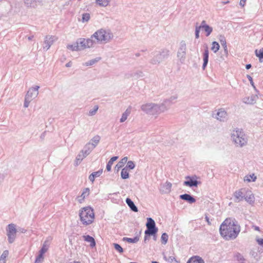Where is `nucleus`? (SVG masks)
I'll return each mask as SVG.
<instances>
[{
	"label": "nucleus",
	"instance_id": "1",
	"mask_svg": "<svg viewBox=\"0 0 263 263\" xmlns=\"http://www.w3.org/2000/svg\"><path fill=\"white\" fill-rule=\"evenodd\" d=\"M240 231V227L237 221L232 218H226L219 228L220 236L226 240L235 239Z\"/></svg>",
	"mask_w": 263,
	"mask_h": 263
},
{
	"label": "nucleus",
	"instance_id": "2",
	"mask_svg": "<svg viewBox=\"0 0 263 263\" xmlns=\"http://www.w3.org/2000/svg\"><path fill=\"white\" fill-rule=\"evenodd\" d=\"M79 215L81 222L84 226L89 225L95 220L94 210L90 206H85L81 209Z\"/></svg>",
	"mask_w": 263,
	"mask_h": 263
},
{
	"label": "nucleus",
	"instance_id": "3",
	"mask_svg": "<svg viewBox=\"0 0 263 263\" xmlns=\"http://www.w3.org/2000/svg\"><path fill=\"white\" fill-rule=\"evenodd\" d=\"M233 139L237 146H242L247 143L246 136L241 130H236L232 135Z\"/></svg>",
	"mask_w": 263,
	"mask_h": 263
},
{
	"label": "nucleus",
	"instance_id": "4",
	"mask_svg": "<svg viewBox=\"0 0 263 263\" xmlns=\"http://www.w3.org/2000/svg\"><path fill=\"white\" fill-rule=\"evenodd\" d=\"M39 86H36L34 87L30 88L28 91L24 102L25 107H28L30 101L37 96L39 93Z\"/></svg>",
	"mask_w": 263,
	"mask_h": 263
},
{
	"label": "nucleus",
	"instance_id": "5",
	"mask_svg": "<svg viewBox=\"0 0 263 263\" xmlns=\"http://www.w3.org/2000/svg\"><path fill=\"white\" fill-rule=\"evenodd\" d=\"M147 220V222L146 224L147 230L145 231V234L148 235H155L158 231V229L156 227L154 220L151 218H148Z\"/></svg>",
	"mask_w": 263,
	"mask_h": 263
},
{
	"label": "nucleus",
	"instance_id": "6",
	"mask_svg": "<svg viewBox=\"0 0 263 263\" xmlns=\"http://www.w3.org/2000/svg\"><path fill=\"white\" fill-rule=\"evenodd\" d=\"M98 41H106L110 38V34L105 30L101 29L96 31L93 35Z\"/></svg>",
	"mask_w": 263,
	"mask_h": 263
},
{
	"label": "nucleus",
	"instance_id": "7",
	"mask_svg": "<svg viewBox=\"0 0 263 263\" xmlns=\"http://www.w3.org/2000/svg\"><path fill=\"white\" fill-rule=\"evenodd\" d=\"M77 43L80 50L87 48H90L92 47L93 45V41L89 39H80L77 41Z\"/></svg>",
	"mask_w": 263,
	"mask_h": 263
},
{
	"label": "nucleus",
	"instance_id": "8",
	"mask_svg": "<svg viewBox=\"0 0 263 263\" xmlns=\"http://www.w3.org/2000/svg\"><path fill=\"white\" fill-rule=\"evenodd\" d=\"M7 236L8 237V241L10 243H12L16 236V230L15 226L14 224H9L8 226Z\"/></svg>",
	"mask_w": 263,
	"mask_h": 263
},
{
	"label": "nucleus",
	"instance_id": "9",
	"mask_svg": "<svg viewBox=\"0 0 263 263\" xmlns=\"http://www.w3.org/2000/svg\"><path fill=\"white\" fill-rule=\"evenodd\" d=\"M247 191V190L246 189H241L234 193V197L239 200H242L244 199Z\"/></svg>",
	"mask_w": 263,
	"mask_h": 263
},
{
	"label": "nucleus",
	"instance_id": "10",
	"mask_svg": "<svg viewBox=\"0 0 263 263\" xmlns=\"http://www.w3.org/2000/svg\"><path fill=\"white\" fill-rule=\"evenodd\" d=\"M244 199L250 203H252L254 202L255 197L251 191L247 190Z\"/></svg>",
	"mask_w": 263,
	"mask_h": 263
},
{
	"label": "nucleus",
	"instance_id": "11",
	"mask_svg": "<svg viewBox=\"0 0 263 263\" xmlns=\"http://www.w3.org/2000/svg\"><path fill=\"white\" fill-rule=\"evenodd\" d=\"M89 194V190L88 188H85L84 189L82 194L81 196H79L78 197V201L79 203H82L84 200L85 198L87 197Z\"/></svg>",
	"mask_w": 263,
	"mask_h": 263
},
{
	"label": "nucleus",
	"instance_id": "12",
	"mask_svg": "<svg viewBox=\"0 0 263 263\" xmlns=\"http://www.w3.org/2000/svg\"><path fill=\"white\" fill-rule=\"evenodd\" d=\"M227 117V112L223 109H219L217 113V119L220 121H224Z\"/></svg>",
	"mask_w": 263,
	"mask_h": 263
},
{
	"label": "nucleus",
	"instance_id": "13",
	"mask_svg": "<svg viewBox=\"0 0 263 263\" xmlns=\"http://www.w3.org/2000/svg\"><path fill=\"white\" fill-rule=\"evenodd\" d=\"M186 263H204V261L200 257L194 256L191 257Z\"/></svg>",
	"mask_w": 263,
	"mask_h": 263
},
{
	"label": "nucleus",
	"instance_id": "14",
	"mask_svg": "<svg viewBox=\"0 0 263 263\" xmlns=\"http://www.w3.org/2000/svg\"><path fill=\"white\" fill-rule=\"evenodd\" d=\"M186 179H189L190 180L185 181L184 182V184L186 186H197L198 184V182L196 180H193L190 177H187Z\"/></svg>",
	"mask_w": 263,
	"mask_h": 263
},
{
	"label": "nucleus",
	"instance_id": "15",
	"mask_svg": "<svg viewBox=\"0 0 263 263\" xmlns=\"http://www.w3.org/2000/svg\"><path fill=\"white\" fill-rule=\"evenodd\" d=\"M83 238L85 241L90 243V246L91 248H93L96 246V242L95 239L89 235H85L83 236Z\"/></svg>",
	"mask_w": 263,
	"mask_h": 263
},
{
	"label": "nucleus",
	"instance_id": "16",
	"mask_svg": "<svg viewBox=\"0 0 263 263\" xmlns=\"http://www.w3.org/2000/svg\"><path fill=\"white\" fill-rule=\"evenodd\" d=\"M180 198L184 200L187 201L190 203H194L196 200L189 194H183L180 196Z\"/></svg>",
	"mask_w": 263,
	"mask_h": 263
},
{
	"label": "nucleus",
	"instance_id": "17",
	"mask_svg": "<svg viewBox=\"0 0 263 263\" xmlns=\"http://www.w3.org/2000/svg\"><path fill=\"white\" fill-rule=\"evenodd\" d=\"M209 60V50L208 46H206L204 54H203V69L206 66Z\"/></svg>",
	"mask_w": 263,
	"mask_h": 263
},
{
	"label": "nucleus",
	"instance_id": "18",
	"mask_svg": "<svg viewBox=\"0 0 263 263\" xmlns=\"http://www.w3.org/2000/svg\"><path fill=\"white\" fill-rule=\"evenodd\" d=\"M201 28H203L204 31L206 32V36H209L212 32V28L209 26L205 25V21H203L201 23Z\"/></svg>",
	"mask_w": 263,
	"mask_h": 263
},
{
	"label": "nucleus",
	"instance_id": "19",
	"mask_svg": "<svg viewBox=\"0 0 263 263\" xmlns=\"http://www.w3.org/2000/svg\"><path fill=\"white\" fill-rule=\"evenodd\" d=\"M127 157H125L122 159L116 165L115 168L117 171L122 168L127 161Z\"/></svg>",
	"mask_w": 263,
	"mask_h": 263
},
{
	"label": "nucleus",
	"instance_id": "20",
	"mask_svg": "<svg viewBox=\"0 0 263 263\" xmlns=\"http://www.w3.org/2000/svg\"><path fill=\"white\" fill-rule=\"evenodd\" d=\"M126 202L132 211H133L134 212H138V210L137 208L135 205L134 202L131 200L130 199L127 198L126 199Z\"/></svg>",
	"mask_w": 263,
	"mask_h": 263
},
{
	"label": "nucleus",
	"instance_id": "21",
	"mask_svg": "<svg viewBox=\"0 0 263 263\" xmlns=\"http://www.w3.org/2000/svg\"><path fill=\"white\" fill-rule=\"evenodd\" d=\"M256 176L254 174H251V175H246L245 177H244V181L245 182H250L251 181H255L256 179Z\"/></svg>",
	"mask_w": 263,
	"mask_h": 263
},
{
	"label": "nucleus",
	"instance_id": "22",
	"mask_svg": "<svg viewBox=\"0 0 263 263\" xmlns=\"http://www.w3.org/2000/svg\"><path fill=\"white\" fill-rule=\"evenodd\" d=\"M118 157L117 156H115L112 157L109 161H108V163L106 165V169L107 171H110L111 170V166L113 164V163L114 161H116L118 159Z\"/></svg>",
	"mask_w": 263,
	"mask_h": 263
},
{
	"label": "nucleus",
	"instance_id": "23",
	"mask_svg": "<svg viewBox=\"0 0 263 263\" xmlns=\"http://www.w3.org/2000/svg\"><path fill=\"white\" fill-rule=\"evenodd\" d=\"M67 48L72 51L80 50L77 42L72 45H67Z\"/></svg>",
	"mask_w": 263,
	"mask_h": 263
},
{
	"label": "nucleus",
	"instance_id": "24",
	"mask_svg": "<svg viewBox=\"0 0 263 263\" xmlns=\"http://www.w3.org/2000/svg\"><path fill=\"white\" fill-rule=\"evenodd\" d=\"M165 260L169 263H180V260H178L173 255L165 257Z\"/></svg>",
	"mask_w": 263,
	"mask_h": 263
},
{
	"label": "nucleus",
	"instance_id": "25",
	"mask_svg": "<svg viewBox=\"0 0 263 263\" xmlns=\"http://www.w3.org/2000/svg\"><path fill=\"white\" fill-rule=\"evenodd\" d=\"M110 0H96V3L97 5L102 7H106L107 6Z\"/></svg>",
	"mask_w": 263,
	"mask_h": 263
},
{
	"label": "nucleus",
	"instance_id": "26",
	"mask_svg": "<svg viewBox=\"0 0 263 263\" xmlns=\"http://www.w3.org/2000/svg\"><path fill=\"white\" fill-rule=\"evenodd\" d=\"M121 176L123 179H127L129 177V170L127 167H124L122 170Z\"/></svg>",
	"mask_w": 263,
	"mask_h": 263
},
{
	"label": "nucleus",
	"instance_id": "27",
	"mask_svg": "<svg viewBox=\"0 0 263 263\" xmlns=\"http://www.w3.org/2000/svg\"><path fill=\"white\" fill-rule=\"evenodd\" d=\"M102 173V171H99L96 172H94L92 173L90 176H89V180L93 182L95 180V177H99Z\"/></svg>",
	"mask_w": 263,
	"mask_h": 263
},
{
	"label": "nucleus",
	"instance_id": "28",
	"mask_svg": "<svg viewBox=\"0 0 263 263\" xmlns=\"http://www.w3.org/2000/svg\"><path fill=\"white\" fill-rule=\"evenodd\" d=\"M130 109H126V110L125 111V112L123 114L122 117L120 119V122H123L124 121H125L127 119V116L130 114Z\"/></svg>",
	"mask_w": 263,
	"mask_h": 263
},
{
	"label": "nucleus",
	"instance_id": "29",
	"mask_svg": "<svg viewBox=\"0 0 263 263\" xmlns=\"http://www.w3.org/2000/svg\"><path fill=\"white\" fill-rule=\"evenodd\" d=\"M219 45L216 42H213L212 44L211 50L213 51L214 52L216 53L219 49Z\"/></svg>",
	"mask_w": 263,
	"mask_h": 263
},
{
	"label": "nucleus",
	"instance_id": "30",
	"mask_svg": "<svg viewBox=\"0 0 263 263\" xmlns=\"http://www.w3.org/2000/svg\"><path fill=\"white\" fill-rule=\"evenodd\" d=\"M255 52L256 57H257L261 61V60L263 59V48H261L259 50L256 49Z\"/></svg>",
	"mask_w": 263,
	"mask_h": 263
},
{
	"label": "nucleus",
	"instance_id": "31",
	"mask_svg": "<svg viewBox=\"0 0 263 263\" xmlns=\"http://www.w3.org/2000/svg\"><path fill=\"white\" fill-rule=\"evenodd\" d=\"M9 252L7 250L4 251L0 258V263H5V259L8 256Z\"/></svg>",
	"mask_w": 263,
	"mask_h": 263
},
{
	"label": "nucleus",
	"instance_id": "32",
	"mask_svg": "<svg viewBox=\"0 0 263 263\" xmlns=\"http://www.w3.org/2000/svg\"><path fill=\"white\" fill-rule=\"evenodd\" d=\"M48 246L49 245L47 243V241L44 242L40 252L42 253V254L45 253L48 249Z\"/></svg>",
	"mask_w": 263,
	"mask_h": 263
},
{
	"label": "nucleus",
	"instance_id": "33",
	"mask_svg": "<svg viewBox=\"0 0 263 263\" xmlns=\"http://www.w3.org/2000/svg\"><path fill=\"white\" fill-rule=\"evenodd\" d=\"M124 239L126 240V241L129 243H135L137 242L139 240V238L137 237H135L133 238H124Z\"/></svg>",
	"mask_w": 263,
	"mask_h": 263
},
{
	"label": "nucleus",
	"instance_id": "34",
	"mask_svg": "<svg viewBox=\"0 0 263 263\" xmlns=\"http://www.w3.org/2000/svg\"><path fill=\"white\" fill-rule=\"evenodd\" d=\"M90 19V14L88 13H84L82 15V22H85L89 21Z\"/></svg>",
	"mask_w": 263,
	"mask_h": 263
},
{
	"label": "nucleus",
	"instance_id": "35",
	"mask_svg": "<svg viewBox=\"0 0 263 263\" xmlns=\"http://www.w3.org/2000/svg\"><path fill=\"white\" fill-rule=\"evenodd\" d=\"M161 239L162 243L165 244L168 240V235L166 233H163L161 236Z\"/></svg>",
	"mask_w": 263,
	"mask_h": 263
},
{
	"label": "nucleus",
	"instance_id": "36",
	"mask_svg": "<svg viewBox=\"0 0 263 263\" xmlns=\"http://www.w3.org/2000/svg\"><path fill=\"white\" fill-rule=\"evenodd\" d=\"M125 167H127L128 170L129 169L132 170L135 167V164L133 161H130L127 162V164Z\"/></svg>",
	"mask_w": 263,
	"mask_h": 263
},
{
	"label": "nucleus",
	"instance_id": "37",
	"mask_svg": "<svg viewBox=\"0 0 263 263\" xmlns=\"http://www.w3.org/2000/svg\"><path fill=\"white\" fill-rule=\"evenodd\" d=\"M114 245L115 249L117 251H118L120 253H122L123 252V250L122 248L119 244L114 243Z\"/></svg>",
	"mask_w": 263,
	"mask_h": 263
},
{
	"label": "nucleus",
	"instance_id": "38",
	"mask_svg": "<svg viewBox=\"0 0 263 263\" xmlns=\"http://www.w3.org/2000/svg\"><path fill=\"white\" fill-rule=\"evenodd\" d=\"M44 254H42V253L40 252V254L36 258L35 262L40 261L41 260H43L44 258Z\"/></svg>",
	"mask_w": 263,
	"mask_h": 263
},
{
	"label": "nucleus",
	"instance_id": "39",
	"mask_svg": "<svg viewBox=\"0 0 263 263\" xmlns=\"http://www.w3.org/2000/svg\"><path fill=\"white\" fill-rule=\"evenodd\" d=\"M98 106L97 105L95 106L94 107V109L93 110L89 111V115H90V116L94 115L96 114V112H97V111L98 110Z\"/></svg>",
	"mask_w": 263,
	"mask_h": 263
},
{
	"label": "nucleus",
	"instance_id": "40",
	"mask_svg": "<svg viewBox=\"0 0 263 263\" xmlns=\"http://www.w3.org/2000/svg\"><path fill=\"white\" fill-rule=\"evenodd\" d=\"M200 28H201V26L197 27L196 28L195 36H196V39H198L199 37V32H200Z\"/></svg>",
	"mask_w": 263,
	"mask_h": 263
},
{
	"label": "nucleus",
	"instance_id": "41",
	"mask_svg": "<svg viewBox=\"0 0 263 263\" xmlns=\"http://www.w3.org/2000/svg\"><path fill=\"white\" fill-rule=\"evenodd\" d=\"M256 241L257 242L259 245L263 247V238H257Z\"/></svg>",
	"mask_w": 263,
	"mask_h": 263
},
{
	"label": "nucleus",
	"instance_id": "42",
	"mask_svg": "<svg viewBox=\"0 0 263 263\" xmlns=\"http://www.w3.org/2000/svg\"><path fill=\"white\" fill-rule=\"evenodd\" d=\"M246 1L247 0H240L239 2L240 5H241L242 7H244L246 4Z\"/></svg>",
	"mask_w": 263,
	"mask_h": 263
},
{
	"label": "nucleus",
	"instance_id": "43",
	"mask_svg": "<svg viewBox=\"0 0 263 263\" xmlns=\"http://www.w3.org/2000/svg\"><path fill=\"white\" fill-rule=\"evenodd\" d=\"M248 78L249 79V80L250 81L251 84L253 85V79L250 76H248Z\"/></svg>",
	"mask_w": 263,
	"mask_h": 263
},
{
	"label": "nucleus",
	"instance_id": "44",
	"mask_svg": "<svg viewBox=\"0 0 263 263\" xmlns=\"http://www.w3.org/2000/svg\"><path fill=\"white\" fill-rule=\"evenodd\" d=\"M236 258H237V260H243V258L242 256H241L240 255H239H239H236Z\"/></svg>",
	"mask_w": 263,
	"mask_h": 263
},
{
	"label": "nucleus",
	"instance_id": "45",
	"mask_svg": "<svg viewBox=\"0 0 263 263\" xmlns=\"http://www.w3.org/2000/svg\"><path fill=\"white\" fill-rule=\"evenodd\" d=\"M93 139L95 141H96L97 143H98L100 140V137L96 136V137H94Z\"/></svg>",
	"mask_w": 263,
	"mask_h": 263
},
{
	"label": "nucleus",
	"instance_id": "46",
	"mask_svg": "<svg viewBox=\"0 0 263 263\" xmlns=\"http://www.w3.org/2000/svg\"><path fill=\"white\" fill-rule=\"evenodd\" d=\"M150 105H145L142 106V109L144 110H147V107H149Z\"/></svg>",
	"mask_w": 263,
	"mask_h": 263
},
{
	"label": "nucleus",
	"instance_id": "47",
	"mask_svg": "<svg viewBox=\"0 0 263 263\" xmlns=\"http://www.w3.org/2000/svg\"><path fill=\"white\" fill-rule=\"evenodd\" d=\"M253 228H254V229L255 230L257 231H260V229L258 227L254 226H253Z\"/></svg>",
	"mask_w": 263,
	"mask_h": 263
},
{
	"label": "nucleus",
	"instance_id": "48",
	"mask_svg": "<svg viewBox=\"0 0 263 263\" xmlns=\"http://www.w3.org/2000/svg\"><path fill=\"white\" fill-rule=\"evenodd\" d=\"M95 62V61H90L89 63H87L86 65H91L93 64Z\"/></svg>",
	"mask_w": 263,
	"mask_h": 263
},
{
	"label": "nucleus",
	"instance_id": "49",
	"mask_svg": "<svg viewBox=\"0 0 263 263\" xmlns=\"http://www.w3.org/2000/svg\"><path fill=\"white\" fill-rule=\"evenodd\" d=\"M251 64H247V65H246V68H247V69H250V68H251Z\"/></svg>",
	"mask_w": 263,
	"mask_h": 263
},
{
	"label": "nucleus",
	"instance_id": "50",
	"mask_svg": "<svg viewBox=\"0 0 263 263\" xmlns=\"http://www.w3.org/2000/svg\"><path fill=\"white\" fill-rule=\"evenodd\" d=\"M50 39H52V41H52V42H53V41H54V39H57V38H56V37H54V36H53V37H50Z\"/></svg>",
	"mask_w": 263,
	"mask_h": 263
},
{
	"label": "nucleus",
	"instance_id": "51",
	"mask_svg": "<svg viewBox=\"0 0 263 263\" xmlns=\"http://www.w3.org/2000/svg\"><path fill=\"white\" fill-rule=\"evenodd\" d=\"M70 65H71V63H70V62H69L68 63H67V64L66 65V66L67 67H69V66H70Z\"/></svg>",
	"mask_w": 263,
	"mask_h": 263
},
{
	"label": "nucleus",
	"instance_id": "52",
	"mask_svg": "<svg viewBox=\"0 0 263 263\" xmlns=\"http://www.w3.org/2000/svg\"><path fill=\"white\" fill-rule=\"evenodd\" d=\"M224 45H225V46L226 47V42L224 43Z\"/></svg>",
	"mask_w": 263,
	"mask_h": 263
},
{
	"label": "nucleus",
	"instance_id": "53",
	"mask_svg": "<svg viewBox=\"0 0 263 263\" xmlns=\"http://www.w3.org/2000/svg\"><path fill=\"white\" fill-rule=\"evenodd\" d=\"M206 219L208 218H206ZM207 221L208 222V223H210L208 219H207Z\"/></svg>",
	"mask_w": 263,
	"mask_h": 263
}]
</instances>
